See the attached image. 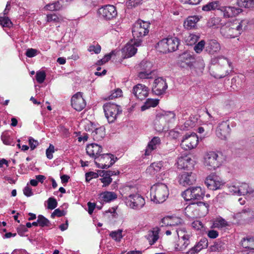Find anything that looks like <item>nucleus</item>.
<instances>
[{"label":"nucleus","instance_id":"nucleus-58","mask_svg":"<svg viewBox=\"0 0 254 254\" xmlns=\"http://www.w3.org/2000/svg\"><path fill=\"white\" fill-rule=\"evenodd\" d=\"M66 214V211L64 210H61L59 208L56 209L51 214V217L54 218L55 216L58 217H62Z\"/></svg>","mask_w":254,"mask_h":254},{"label":"nucleus","instance_id":"nucleus-6","mask_svg":"<svg viewBox=\"0 0 254 254\" xmlns=\"http://www.w3.org/2000/svg\"><path fill=\"white\" fill-rule=\"evenodd\" d=\"M180 45L179 39L175 37H168L160 41L157 44V50L161 53H167L176 51Z\"/></svg>","mask_w":254,"mask_h":254},{"label":"nucleus","instance_id":"nucleus-29","mask_svg":"<svg viewBox=\"0 0 254 254\" xmlns=\"http://www.w3.org/2000/svg\"><path fill=\"white\" fill-rule=\"evenodd\" d=\"M160 229L158 227H154L152 230L148 232L145 238L148 241L150 245H153L159 239Z\"/></svg>","mask_w":254,"mask_h":254},{"label":"nucleus","instance_id":"nucleus-18","mask_svg":"<svg viewBox=\"0 0 254 254\" xmlns=\"http://www.w3.org/2000/svg\"><path fill=\"white\" fill-rule=\"evenodd\" d=\"M230 131L229 121H223L218 124L216 129V134L219 138L225 140L229 136Z\"/></svg>","mask_w":254,"mask_h":254},{"label":"nucleus","instance_id":"nucleus-1","mask_svg":"<svg viewBox=\"0 0 254 254\" xmlns=\"http://www.w3.org/2000/svg\"><path fill=\"white\" fill-rule=\"evenodd\" d=\"M230 66L227 59L222 57L214 58L211 60L209 72L215 78H221L228 74Z\"/></svg>","mask_w":254,"mask_h":254},{"label":"nucleus","instance_id":"nucleus-35","mask_svg":"<svg viewBox=\"0 0 254 254\" xmlns=\"http://www.w3.org/2000/svg\"><path fill=\"white\" fill-rule=\"evenodd\" d=\"M241 245L245 249L254 250V237L243 238L241 240Z\"/></svg>","mask_w":254,"mask_h":254},{"label":"nucleus","instance_id":"nucleus-45","mask_svg":"<svg viewBox=\"0 0 254 254\" xmlns=\"http://www.w3.org/2000/svg\"><path fill=\"white\" fill-rule=\"evenodd\" d=\"M38 222L39 226L41 227L49 226L50 224V221L42 215L38 216Z\"/></svg>","mask_w":254,"mask_h":254},{"label":"nucleus","instance_id":"nucleus-47","mask_svg":"<svg viewBox=\"0 0 254 254\" xmlns=\"http://www.w3.org/2000/svg\"><path fill=\"white\" fill-rule=\"evenodd\" d=\"M122 230H118L117 231H112L109 236L116 241H120L123 238Z\"/></svg>","mask_w":254,"mask_h":254},{"label":"nucleus","instance_id":"nucleus-5","mask_svg":"<svg viewBox=\"0 0 254 254\" xmlns=\"http://www.w3.org/2000/svg\"><path fill=\"white\" fill-rule=\"evenodd\" d=\"M169 194V189L167 186L163 183H156L150 189L151 200L156 203L164 202L168 197Z\"/></svg>","mask_w":254,"mask_h":254},{"label":"nucleus","instance_id":"nucleus-26","mask_svg":"<svg viewBox=\"0 0 254 254\" xmlns=\"http://www.w3.org/2000/svg\"><path fill=\"white\" fill-rule=\"evenodd\" d=\"M226 18L232 17L236 16L241 12V9L233 6H220L219 8Z\"/></svg>","mask_w":254,"mask_h":254},{"label":"nucleus","instance_id":"nucleus-28","mask_svg":"<svg viewBox=\"0 0 254 254\" xmlns=\"http://www.w3.org/2000/svg\"><path fill=\"white\" fill-rule=\"evenodd\" d=\"M89 131L91 132L90 136L95 141L101 140L105 135V128L103 127L95 128L94 130L91 128Z\"/></svg>","mask_w":254,"mask_h":254},{"label":"nucleus","instance_id":"nucleus-27","mask_svg":"<svg viewBox=\"0 0 254 254\" xmlns=\"http://www.w3.org/2000/svg\"><path fill=\"white\" fill-rule=\"evenodd\" d=\"M198 217L205 216L208 212L209 204L206 202L199 201L193 203Z\"/></svg>","mask_w":254,"mask_h":254},{"label":"nucleus","instance_id":"nucleus-2","mask_svg":"<svg viewBox=\"0 0 254 254\" xmlns=\"http://www.w3.org/2000/svg\"><path fill=\"white\" fill-rule=\"evenodd\" d=\"M175 114L171 111L157 114L154 121L155 129L158 132L167 130L170 125L175 121Z\"/></svg>","mask_w":254,"mask_h":254},{"label":"nucleus","instance_id":"nucleus-39","mask_svg":"<svg viewBox=\"0 0 254 254\" xmlns=\"http://www.w3.org/2000/svg\"><path fill=\"white\" fill-rule=\"evenodd\" d=\"M221 19L219 17H212L207 22V26L209 28H217L220 24Z\"/></svg>","mask_w":254,"mask_h":254},{"label":"nucleus","instance_id":"nucleus-10","mask_svg":"<svg viewBox=\"0 0 254 254\" xmlns=\"http://www.w3.org/2000/svg\"><path fill=\"white\" fill-rule=\"evenodd\" d=\"M105 115L109 123L114 122L117 116L122 113L121 107L116 104L107 103L103 106Z\"/></svg>","mask_w":254,"mask_h":254},{"label":"nucleus","instance_id":"nucleus-44","mask_svg":"<svg viewBox=\"0 0 254 254\" xmlns=\"http://www.w3.org/2000/svg\"><path fill=\"white\" fill-rule=\"evenodd\" d=\"M205 47L206 42L204 40H202L194 46L193 50L197 54H200L203 49L205 50Z\"/></svg>","mask_w":254,"mask_h":254},{"label":"nucleus","instance_id":"nucleus-61","mask_svg":"<svg viewBox=\"0 0 254 254\" xmlns=\"http://www.w3.org/2000/svg\"><path fill=\"white\" fill-rule=\"evenodd\" d=\"M29 145L31 150H34L38 145L39 142L32 137L29 138Z\"/></svg>","mask_w":254,"mask_h":254},{"label":"nucleus","instance_id":"nucleus-56","mask_svg":"<svg viewBox=\"0 0 254 254\" xmlns=\"http://www.w3.org/2000/svg\"><path fill=\"white\" fill-rule=\"evenodd\" d=\"M99 176V171L98 173H96L93 172H89L86 173L85 174V179L86 181L87 182H89L93 178H97Z\"/></svg>","mask_w":254,"mask_h":254},{"label":"nucleus","instance_id":"nucleus-8","mask_svg":"<svg viewBox=\"0 0 254 254\" xmlns=\"http://www.w3.org/2000/svg\"><path fill=\"white\" fill-rule=\"evenodd\" d=\"M204 165L209 170H215L220 167L222 163L221 157L214 151L207 152L204 158Z\"/></svg>","mask_w":254,"mask_h":254},{"label":"nucleus","instance_id":"nucleus-15","mask_svg":"<svg viewBox=\"0 0 254 254\" xmlns=\"http://www.w3.org/2000/svg\"><path fill=\"white\" fill-rule=\"evenodd\" d=\"M194 60L195 58L192 55L185 52L179 56L177 64L182 68L189 67L190 69L193 66Z\"/></svg>","mask_w":254,"mask_h":254},{"label":"nucleus","instance_id":"nucleus-62","mask_svg":"<svg viewBox=\"0 0 254 254\" xmlns=\"http://www.w3.org/2000/svg\"><path fill=\"white\" fill-rule=\"evenodd\" d=\"M151 71H141L138 73V76L141 79L150 78H151Z\"/></svg>","mask_w":254,"mask_h":254},{"label":"nucleus","instance_id":"nucleus-38","mask_svg":"<svg viewBox=\"0 0 254 254\" xmlns=\"http://www.w3.org/2000/svg\"><path fill=\"white\" fill-rule=\"evenodd\" d=\"M100 196L103 200L106 202H110L117 198L116 193L111 191H105L101 194Z\"/></svg>","mask_w":254,"mask_h":254},{"label":"nucleus","instance_id":"nucleus-21","mask_svg":"<svg viewBox=\"0 0 254 254\" xmlns=\"http://www.w3.org/2000/svg\"><path fill=\"white\" fill-rule=\"evenodd\" d=\"M195 181V174L191 172H184L179 176V183L183 186L191 185Z\"/></svg>","mask_w":254,"mask_h":254},{"label":"nucleus","instance_id":"nucleus-60","mask_svg":"<svg viewBox=\"0 0 254 254\" xmlns=\"http://www.w3.org/2000/svg\"><path fill=\"white\" fill-rule=\"evenodd\" d=\"M141 1L142 0H129L127 2V7L128 8L135 7L139 5Z\"/></svg>","mask_w":254,"mask_h":254},{"label":"nucleus","instance_id":"nucleus-59","mask_svg":"<svg viewBox=\"0 0 254 254\" xmlns=\"http://www.w3.org/2000/svg\"><path fill=\"white\" fill-rule=\"evenodd\" d=\"M54 151V146L50 144L49 148L46 149V154L47 157L49 159H52L53 157V153Z\"/></svg>","mask_w":254,"mask_h":254},{"label":"nucleus","instance_id":"nucleus-63","mask_svg":"<svg viewBox=\"0 0 254 254\" xmlns=\"http://www.w3.org/2000/svg\"><path fill=\"white\" fill-rule=\"evenodd\" d=\"M137 52V49L132 45L127 47V52L129 57L134 56Z\"/></svg>","mask_w":254,"mask_h":254},{"label":"nucleus","instance_id":"nucleus-36","mask_svg":"<svg viewBox=\"0 0 254 254\" xmlns=\"http://www.w3.org/2000/svg\"><path fill=\"white\" fill-rule=\"evenodd\" d=\"M159 101L158 99L148 98L146 100L144 104L141 106V110L144 111L151 107H155L158 105Z\"/></svg>","mask_w":254,"mask_h":254},{"label":"nucleus","instance_id":"nucleus-20","mask_svg":"<svg viewBox=\"0 0 254 254\" xmlns=\"http://www.w3.org/2000/svg\"><path fill=\"white\" fill-rule=\"evenodd\" d=\"M254 217V212L248 209V210H243L241 212L236 215V218L237 219V223L241 225L248 223Z\"/></svg>","mask_w":254,"mask_h":254},{"label":"nucleus","instance_id":"nucleus-43","mask_svg":"<svg viewBox=\"0 0 254 254\" xmlns=\"http://www.w3.org/2000/svg\"><path fill=\"white\" fill-rule=\"evenodd\" d=\"M219 2L217 1L209 2L208 4L203 5L202 9L203 11H209L211 10H214L215 9H219Z\"/></svg>","mask_w":254,"mask_h":254},{"label":"nucleus","instance_id":"nucleus-24","mask_svg":"<svg viewBox=\"0 0 254 254\" xmlns=\"http://www.w3.org/2000/svg\"><path fill=\"white\" fill-rule=\"evenodd\" d=\"M221 49L219 43L216 39H208L206 41L205 51L210 55H214L218 53Z\"/></svg>","mask_w":254,"mask_h":254},{"label":"nucleus","instance_id":"nucleus-37","mask_svg":"<svg viewBox=\"0 0 254 254\" xmlns=\"http://www.w3.org/2000/svg\"><path fill=\"white\" fill-rule=\"evenodd\" d=\"M1 139L3 143L6 145L14 146V143L11 137V133L9 131H5L2 132L1 135Z\"/></svg>","mask_w":254,"mask_h":254},{"label":"nucleus","instance_id":"nucleus-14","mask_svg":"<svg viewBox=\"0 0 254 254\" xmlns=\"http://www.w3.org/2000/svg\"><path fill=\"white\" fill-rule=\"evenodd\" d=\"M205 184L208 189L213 190L220 189L224 184L220 177L215 173L210 174L206 177Z\"/></svg>","mask_w":254,"mask_h":254},{"label":"nucleus","instance_id":"nucleus-16","mask_svg":"<svg viewBox=\"0 0 254 254\" xmlns=\"http://www.w3.org/2000/svg\"><path fill=\"white\" fill-rule=\"evenodd\" d=\"M167 88L166 80L163 77H158L154 80L152 91L155 95L159 96L164 94Z\"/></svg>","mask_w":254,"mask_h":254},{"label":"nucleus","instance_id":"nucleus-12","mask_svg":"<svg viewBox=\"0 0 254 254\" xmlns=\"http://www.w3.org/2000/svg\"><path fill=\"white\" fill-rule=\"evenodd\" d=\"M117 157L110 153L101 154L95 161V163L98 168L107 169L112 166L117 160Z\"/></svg>","mask_w":254,"mask_h":254},{"label":"nucleus","instance_id":"nucleus-52","mask_svg":"<svg viewBox=\"0 0 254 254\" xmlns=\"http://www.w3.org/2000/svg\"><path fill=\"white\" fill-rule=\"evenodd\" d=\"M47 208L49 209L53 210L57 207L58 202L56 198L54 197H50L47 200Z\"/></svg>","mask_w":254,"mask_h":254},{"label":"nucleus","instance_id":"nucleus-54","mask_svg":"<svg viewBox=\"0 0 254 254\" xmlns=\"http://www.w3.org/2000/svg\"><path fill=\"white\" fill-rule=\"evenodd\" d=\"M47 21L48 22H59L60 18L55 13H50L47 15Z\"/></svg>","mask_w":254,"mask_h":254},{"label":"nucleus","instance_id":"nucleus-11","mask_svg":"<svg viewBox=\"0 0 254 254\" xmlns=\"http://www.w3.org/2000/svg\"><path fill=\"white\" fill-rule=\"evenodd\" d=\"M177 236L182 240L175 245V250L177 251H182L186 249L190 244V235L187 232L184 227H179Z\"/></svg>","mask_w":254,"mask_h":254},{"label":"nucleus","instance_id":"nucleus-23","mask_svg":"<svg viewBox=\"0 0 254 254\" xmlns=\"http://www.w3.org/2000/svg\"><path fill=\"white\" fill-rule=\"evenodd\" d=\"M102 149L101 145L94 143L87 145L86 148V153L95 161L101 156Z\"/></svg>","mask_w":254,"mask_h":254},{"label":"nucleus","instance_id":"nucleus-30","mask_svg":"<svg viewBox=\"0 0 254 254\" xmlns=\"http://www.w3.org/2000/svg\"><path fill=\"white\" fill-rule=\"evenodd\" d=\"M200 18L199 16L194 15L189 16L184 21V26L188 29H192L194 28L196 25V23L199 21Z\"/></svg>","mask_w":254,"mask_h":254},{"label":"nucleus","instance_id":"nucleus-55","mask_svg":"<svg viewBox=\"0 0 254 254\" xmlns=\"http://www.w3.org/2000/svg\"><path fill=\"white\" fill-rule=\"evenodd\" d=\"M101 50V47L98 43L96 45H90L88 49V51L89 52H93L96 54H98L100 53Z\"/></svg>","mask_w":254,"mask_h":254},{"label":"nucleus","instance_id":"nucleus-51","mask_svg":"<svg viewBox=\"0 0 254 254\" xmlns=\"http://www.w3.org/2000/svg\"><path fill=\"white\" fill-rule=\"evenodd\" d=\"M46 73L44 71H39L36 72V79L39 83H42L46 78Z\"/></svg>","mask_w":254,"mask_h":254},{"label":"nucleus","instance_id":"nucleus-3","mask_svg":"<svg viewBox=\"0 0 254 254\" xmlns=\"http://www.w3.org/2000/svg\"><path fill=\"white\" fill-rule=\"evenodd\" d=\"M246 27L244 20L238 23L228 22L221 27L220 33L226 38H234L239 36Z\"/></svg>","mask_w":254,"mask_h":254},{"label":"nucleus","instance_id":"nucleus-40","mask_svg":"<svg viewBox=\"0 0 254 254\" xmlns=\"http://www.w3.org/2000/svg\"><path fill=\"white\" fill-rule=\"evenodd\" d=\"M237 3L240 7L248 8H254V0H238Z\"/></svg>","mask_w":254,"mask_h":254},{"label":"nucleus","instance_id":"nucleus-46","mask_svg":"<svg viewBox=\"0 0 254 254\" xmlns=\"http://www.w3.org/2000/svg\"><path fill=\"white\" fill-rule=\"evenodd\" d=\"M199 36L195 34H190L186 40L188 45H192L197 42L199 39Z\"/></svg>","mask_w":254,"mask_h":254},{"label":"nucleus","instance_id":"nucleus-48","mask_svg":"<svg viewBox=\"0 0 254 254\" xmlns=\"http://www.w3.org/2000/svg\"><path fill=\"white\" fill-rule=\"evenodd\" d=\"M62 5L59 1L55 2L52 3L48 4L46 5V9L50 11H57L61 9Z\"/></svg>","mask_w":254,"mask_h":254},{"label":"nucleus","instance_id":"nucleus-53","mask_svg":"<svg viewBox=\"0 0 254 254\" xmlns=\"http://www.w3.org/2000/svg\"><path fill=\"white\" fill-rule=\"evenodd\" d=\"M239 191V195H245L249 192V186L246 183H243L240 187H238Z\"/></svg>","mask_w":254,"mask_h":254},{"label":"nucleus","instance_id":"nucleus-9","mask_svg":"<svg viewBox=\"0 0 254 254\" xmlns=\"http://www.w3.org/2000/svg\"><path fill=\"white\" fill-rule=\"evenodd\" d=\"M205 191L200 187H190L185 190L182 193V197L186 201L203 199Z\"/></svg>","mask_w":254,"mask_h":254},{"label":"nucleus","instance_id":"nucleus-50","mask_svg":"<svg viewBox=\"0 0 254 254\" xmlns=\"http://www.w3.org/2000/svg\"><path fill=\"white\" fill-rule=\"evenodd\" d=\"M0 24L2 27H10L12 26V23L7 17L0 16Z\"/></svg>","mask_w":254,"mask_h":254},{"label":"nucleus","instance_id":"nucleus-33","mask_svg":"<svg viewBox=\"0 0 254 254\" xmlns=\"http://www.w3.org/2000/svg\"><path fill=\"white\" fill-rule=\"evenodd\" d=\"M162 166V163L160 162H154L148 167L146 172L151 175H155L160 171Z\"/></svg>","mask_w":254,"mask_h":254},{"label":"nucleus","instance_id":"nucleus-42","mask_svg":"<svg viewBox=\"0 0 254 254\" xmlns=\"http://www.w3.org/2000/svg\"><path fill=\"white\" fill-rule=\"evenodd\" d=\"M99 176L102 177L99 180L103 183L102 187H106L112 183V179L109 177V175L107 176L106 174L99 172Z\"/></svg>","mask_w":254,"mask_h":254},{"label":"nucleus","instance_id":"nucleus-25","mask_svg":"<svg viewBox=\"0 0 254 254\" xmlns=\"http://www.w3.org/2000/svg\"><path fill=\"white\" fill-rule=\"evenodd\" d=\"M177 164L180 169L191 170L193 168V161L189 155L181 156L178 158Z\"/></svg>","mask_w":254,"mask_h":254},{"label":"nucleus","instance_id":"nucleus-34","mask_svg":"<svg viewBox=\"0 0 254 254\" xmlns=\"http://www.w3.org/2000/svg\"><path fill=\"white\" fill-rule=\"evenodd\" d=\"M204 65V63L203 60L196 61L194 60V62L193 63V66L191 67L190 69L193 70L197 74H200L203 72Z\"/></svg>","mask_w":254,"mask_h":254},{"label":"nucleus","instance_id":"nucleus-32","mask_svg":"<svg viewBox=\"0 0 254 254\" xmlns=\"http://www.w3.org/2000/svg\"><path fill=\"white\" fill-rule=\"evenodd\" d=\"M185 213L189 218H194L198 217L196 208L193 203H190L185 208Z\"/></svg>","mask_w":254,"mask_h":254},{"label":"nucleus","instance_id":"nucleus-17","mask_svg":"<svg viewBox=\"0 0 254 254\" xmlns=\"http://www.w3.org/2000/svg\"><path fill=\"white\" fill-rule=\"evenodd\" d=\"M71 105L77 111H82L86 105V102L83 98V93L78 92L71 98Z\"/></svg>","mask_w":254,"mask_h":254},{"label":"nucleus","instance_id":"nucleus-13","mask_svg":"<svg viewBox=\"0 0 254 254\" xmlns=\"http://www.w3.org/2000/svg\"><path fill=\"white\" fill-rule=\"evenodd\" d=\"M198 143V138L195 133H187L182 140L181 146L185 150H189L196 147Z\"/></svg>","mask_w":254,"mask_h":254},{"label":"nucleus","instance_id":"nucleus-57","mask_svg":"<svg viewBox=\"0 0 254 254\" xmlns=\"http://www.w3.org/2000/svg\"><path fill=\"white\" fill-rule=\"evenodd\" d=\"M122 95V90L119 88L115 90L109 97L110 100L121 97Z\"/></svg>","mask_w":254,"mask_h":254},{"label":"nucleus","instance_id":"nucleus-22","mask_svg":"<svg viewBox=\"0 0 254 254\" xmlns=\"http://www.w3.org/2000/svg\"><path fill=\"white\" fill-rule=\"evenodd\" d=\"M132 93L137 99L142 100L148 96L149 89L142 84H137L133 87Z\"/></svg>","mask_w":254,"mask_h":254},{"label":"nucleus","instance_id":"nucleus-7","mask_svg":"<svg viewBox=\"0 0 254 254\" xmlns=\"http://www.w3.org/2000/svg\"><path fill=\"white\" fill-rule=\"evenodd\" d=\"M124 197L127 205L133 209H139L142 208L145 203L144 198L138 193H127V195Z\"/></svg>","mask_w":254,"mask_h":254},{"label":"nucleus","instance_id":"nucleus-19","mask_svg":"<svg viewBox=\"0 0 254 254\" xmlns=\"http://www.w3.org/2000/svg\"><path fill=\"white\" fill-rule=\"evenodd\" d=\"M99 14L106 20H111L117 15L116 8L113 5H106L100 8Z\"/></svg>","mask_w":254,"mask_h":254},{"label":"nucleus","instance_id":"nucleus-41","mask_svg":"<svg viewBox=\"0 0 254 254\" xmlns=\"http://www.w3.org/2000/svg\"><path fill=\"white\" fill-rule=\"evenodd\" d=\"M228 225L227 222L222 218L215 219L212 224L213 228H222Z\"/></svg>","mask_w":254,"mask_h":254},{"label":"nucleus","instance_id":"nucleus-64","mask_svg":"<svg viewBox=\"0 0 254 254\" xmlns=\"http://www.w3.org/2000/svg\"><path fill=\"white\" fill-rule=\"evenodd\" d=\"M38 51L35 49H28L25 53L26 56L29 58H32L36 56Z\"/></svg>","mask_w":254,"mask_h":254},{"label":"nucleus","instance_id":"nucleus-49","mask_svg":"<svg viewBox=\"0 0 254 254\" xmlns=\"http://www.w3.org/2000/svg\"><path fill=\"white\" fill-rule=\"evenodd\" d=\"M184 221L182 219L177 217H171V221L170 222V226L177 227L182 225Z\"/></svg>","mask_w":254,"mask_h":254},{"label":"nucleus","instance_id":"nucleus-4","mask_svg":"<svg viewBox=\"0 0 254 254\" xmlns=\"http://www.w3.org/2000/svg\"><path fill=\"white\" fill-rule=\"evenodd\" d=\"M149 26V22L140 19L135 22L132 28V33L134 39L132 45L136 46L141 45L142 42L141 38L148 33Z\"/></svg>","mask_w":254,"mask_h":254},{"label":"nucleus","instance_id":"nucleus-31","mask_svg":"<svg viewBox=\"0 0 254 254\" xmlns=\"http://www.w3.org/2000/svg\"><path fill=\"white\" fill-rule=\"evenodd\" d=\"M160 139L159 137H154L149 142L145 149V155H149L151 151L156 149L157 148V145L160 144Z\"/></svg>","mask_w":254,"mask_h":254}]
</instances>
